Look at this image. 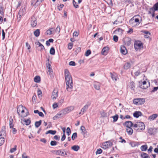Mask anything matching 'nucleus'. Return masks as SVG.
Returning a JSON list of instances; mask_svg holds the SVG:
<instances>
[{
    "label": "nucleus",
    "instance_id": "f257e3e1",
    "mask_svg": "<svg viewBox=\"0 0 158 158\" xmlns=\"http://www.w3.org/2000/svg\"><path fill=\"white\" fill-rule=\"evenodd\" d=\"M64 76L67 86L66 90L69 92H71L73 88V84L71 74L67 69L64 70Z\"/></svg>",
    "mask_w": 158,
    "mask_h": 158
},
{
    "label": "nucleus",
    "instance_id": "f03ea898",
    "mask_svg": "<svg viewBox=\"0 0 158 158\" xmlns=\"http://www.w3.org/2000/svg\"><path fill=\"white\" fill-rule=\"evenodd\" d=\"M25 107H23L22 105H19L17 109V112L19 116H21L22 117H25L27 116V114H24V109Z\"/></svg>",
    "mask_w": 158,
    "mask_h": 158
},
{
    "label": "nucleus",
    "instance_id": "7ed1b4c3",
    "mask_svg": "<svg viewBox=\"0 0 158 158\" xmlns=\"http://www.w3.org/2000/svg\"><path fill=\"white\" fill-rule=\"evenodd\" d=\"M139 83L140 87L143 89H146L150 86V82L148 81H141Z\"/></svg>",
    "mask_w": 158,
    "mask_h": 158
},
{
    "label": "nucleus",
    "instance_id": "20e7f679",
    "mask_svg": "<svg viewBox=\"0 0 158 158\" xmlns=\"http://www.w3.org/2000/svg\"><path fill=\"white\" fill-rule=\"evenodd\" d=\"M134 104L137 105L143 104L145 102V100L143 98H137L133 100Z\"/></svg>",
    "mask_w": 158,
    "mask_h": 158
},
{
    "label": "nucleus",
    "instance_id": "39448f33",
    "mask_svg": "<svg viewBox=\"0 0 158 158\" xmlns=\"http://www.w3.org/2000/svg\"><path fill=\"white\" fill-rule=\"evenodd\" d=\"M113 143L110 141L105 142L103 143L102 148L104 149H106L111 147Z\"/></svg>",
    "mask_w": 158,
    "mask_h": 158
},
{
    "label": "nucleus",
    "instance_id": "423d86ee",
    "mask_svg": "<svg viewBox=\"0 0 158 158\" xmlns=\"http://www.w3.org/2000/svg\"><path fill=\"white\" fill-rule=\"evenodd\" d=\"M37 19L34 15H32L31 18V25L33 27H35L37 24Z\"/></svg>",
    "mask_w": 158,
    "mask_h": 158
},
{
    "label": "nucleus",
    "instance_id": "0eeeda50",
    "mask_svg": "<svg viewBox=\"0 0 158 158\" xmlns=\"http://www.w3.org/2000/svg\"><path fill=\"white\" fill-rule=\"evenodd\" d=\"M74 107L73 106H70L66 108L62 111L63 114H66L71 111L73 110L74 109Z\"/></svg>",
    "mask_w": 158,
    "mask_h": 158
},
{
    "label": "nucleus",
    "instance_id": "6e6552de",
    "mask_svg": "<svg viewBox=\"0 0 158 158\" xmlns=\"http://www.w3.org/2000/svg\"><path fill=\"white\" fill-rule=\"evenodd\" d=\"M143 46V44L140 41L135 42L134 44V47L135 50L140 49Z\"/></svg>",
    "mask_w": 158,
    "mask_h": 158
},
{
    "label": "nucleus",
    "instance_id": "1a4fd4ad",
    "mask_svg": "<svg viewBox=\"0 0 158 158\" xmlns=\"http://www.w3.org/2000/svg\"><path fill=\"white\" fill-rule=\"evenodd\" d=\"M58 90L57 89H55L52 92L51 98L53 100L56 99L58 96Z\"/></svg>",
    "mask_w": 158,
    "mask_h": 158
},
{
    "label": "nucleus",
    "instance_id": "9d476101",
    "mask_svg": "<svg viewBox=\"0 0 158 158\" xmlns=\"http://www.w3.org/2000/svg\"><path fill=\"white\" fill-rule=\"evenodd\" d=\"M138 129H137L138 131H139L140 130H143L145 128V125L142 122H138Z\"/></svg>",
    "mask_w": 158,
    "mask_h": 158
},
{
    "label": "nucleus",
    "instance_id": "9b49d317",
    "mask_svg": "<svg viewBox=\"0 0 158 158\" xmlns=\"http://www.w3.org/2000/svg\"><path fill=\"white\" fill-rule=\"evenodd\" d=\"M90 103L88 102L81 110V111L82 112V114H84L86 110L88 109L89 106L90 105Z\"/></svg>",
    "mask_w": 158,
    "mask_h": 158
},
{
    "label": "nucleus",
    "instance_id": "f8f14e48",
    "mask_svg": "<svg viewBox=\"0 0 158 158\" xmlns=\"http://www.w3.org/2000/svg\"><path fill=\"white\" fill-rule=\"evenodd\" d=\"M25 10L24 8H22L19 10L18 15V17L19 19L21 18L22 16H23L25 13Z\"/></svg>",
    "mask_w": 158,
    "mask_h": 158
},
{
    "label": "nucleus",
    "instance_id": "ddd939ff",
    "mask_svg": "<svg viewBox=\"0 0 158 158\" xmlns=\"http://www.w3.org/2000/svg\"><path fill=\"white\" fill-rule=\"evenodd\" d=\"M6 127L5 126H3L2 129L0 131V136H6Z\"/></svg>",
    "mask_w": 158,
    "mask_h": 158
},
{
    "label": "nucleus",
    "instance_id": "4468645a",
    "mask_svg": "<svg viewBox=\"0 0 158 158\" xmlns=\"http://www.w3.org/2000/svg\"><path fill=\"white\" fill-rule=\"evenodd\" d=\"M148 132L150 135H153L156 133V129L152 128L148 129Z\"/></svg>",
    "mask_w": 158,
    "mask_h": 158
},
{
    "label": "nucleus",
    "instance_id": "2eb2a0df",
    "mask_svg": "<svg viewBox=\"0 0 158 158\" xmlns=\"http://www.w3.org/2000/svg\"><path fill=\"white\" fill-rule=\"evenodd\" d=\"M120 52L123 55H126L127 53V50L125 46L122 45L120 47Z\"/></svg>",
    "mask_w": 158,
    "mask_h": 158
},
{
    "label": "nucleus",
    "instance_id": "dca6fc26",
    "mask_svg": "<svg viewBox=\"0 0 158 158\" xmlns=\"http://www.w3.org/2000/svg\"><path fill=\"white\" fill-rule=\"evenodd\" d=\"M123 125L126 126L127 128L131 127L133 126V123L131 121H127L123 123Z\"/></svg>",
    "mask_w": 158,
    "mask_h": 158
},
{
    "label": "nucleus",
    "instance_id": "f3484780",
    "mask_svg": "<svg viewBox=\"0 0 158 158\" xmlns=\"http://www.w3.org/2000/svg\"><path fill=\"white\" fill-rule=\"evenodd\" d=\"M110 74L112 79L113 81H117V78H118L116 74L114 73H112L110 72Z\"/></svg>",
    "mask_w": 158,
    "mask_h": 158
},
{
    "label": "nucleus",
    "instance_id": "a211bd4d",
    "mask_svg": "<svg viewBox=\"0 0 158 158\" xmlns=\"http://www.w3.org/2000/svg\"><path fill=\"white\" fill-rule=\"evenodd\" d=\"M142 115V114L140 111H135L133 114V116L136 118H138L139 116Z\"/></svg>",
    "mask_w": 158,
    "mask_h": 158
},
{
    "label": "nucleus",
    "instance_id": "6ab92c4d",
    "mask_svg": "<svg viewBox=\"0 0 158 158\" xmlns=\"http://www.w3.org/2000/svg\"><path fill=\"white\" fill-rule=\"evenodd\" d=\"M134 22L138 23V24L140 23L139 22V19L135 18V21H134V19L132 18L129 21L130 23L132 26H133V25H132V23H133Z\"/></svg>",
    "mask_w": 158,
    "mask_h": 158
},
{
    "label": "nucleus",
    "instance_id": "aec40b11",
    "mask_svg": "<svg viewBox=\"0 0 158 158\" xmlns=\"http://www.w3.org/2000/svg\"><path fill=\"white\" fill-rule=\"evenodd\" d=\"M109 48L108 47H105L102 49V53L103 55H106L109 51Z\"/></svg>",
    "mask_w": 158,
    "mask_h": 158
},
{
    "label": "nucleus",
    "instance_id": "412c9836",
    "mask_svg": "<svg viewBox=\"0 0 158 158\" xmlns=\"http://www.w3.org/2000/svg\"><path fill=\"white\" fill-rule=\"evenodd\" d=\"M64 151L65 150H58L56 151V154L61 156H64Z\"/></svg>",
    "mask_w": 158,
    "mask_h": 158
},
{
    "label": "nucleus",
    "instance_id": "4be33fe9",
    "mask_svg": "<svg viewBox=\"0 0 158 158\" xmlns=\"http://www.w3.org/2000/svg\"><path fill=\"white\" fill-rule=\"evenodd\" d=\"M158 115L156 114H153L150 116L148 119L150 121L154 120L157 117Z\"/></svg>",
    "mask_w": 158,
    "mask_h": 158
},
{
    "label": "nucleus",
    "instance_id": "5701e85b",
    "mask_svg": "<svg viewBox=\"0 0 158 158\" xmlns=\"http://www.w3.org/2000/svg\"><path fill=\"white\" fill-rule=\"evenodd\" d=\"M94 86L96 89L99 90L100 89V84L97 82H95L94 84Z\"/></svg>",
    "mask_w": 158,
    "mask_h": 158
},
{
    "label": "nucleus",
    "instance_id": "b1692460",
    "mask_svg": "<svg viewBox=\"0 0 158 158\" xmlns=\"http://www.w3.org/2000/svg\"><path fill=\"white\" fill-rule=\"evenodd\" d=\"M126 131L128 135H131L133 133V130L131 127H127L126 129Z\"/></svg>",
    "mask_w": 158,
    "mask_h": 158
},
{
    "label": "nucleus",
    "instance_id": "393cba45",
    "mask_svg": "<svg viewBox=\"0 0 158 158\" xmlns=\"http://www.w3.org/2000/svg\"><path fill=\"white\" fill-rule=\"evenodd\" d=\"M40 30L39 29H37L34 32V34L35 35V36L36 37H38L40 35Z\"/></svg>",
    "mask_w": 158,
    "mask_h": 158
},
{
    "label": "nucleus",
    "instance_id": "a878e982",
    "mask_svg": "<svg viewBox=\"0 0 158 158\" xmlns=\"http://www.w3.org/2000/svg\"><path fill=\"white\" fill-rule=\"evenodd\" d=\"M140 156L142 158H150L148 155L144 152H142L140 155Z\"/></svg>",
    "mask_w": 158,
    "mask_h": 158
},
{
    "label": "nucleus",
    "instance_id": "bb28decb",
    "mask_svg": "<svg viewBox=\"0 0 158 158\" xmlns=\"http://www.w3.org/2000/svg\"><path fill=\"white\" fill-rule=\"evenodd\" d=\"M72 149L75 151H77L80 149V147L78 145H74L72 147Z\"/></svg>",
    "mask_w": 158,
    "mask_h": 158
},
{
    "label": "nucleus",
    "instance_id": "cd10ccee",
    "mask_svg": "<svg viewBox=\"0 0 158 158\" xmlns=\"http://www.w3.org/2000/svg\"><path fill=\"white\" fill-rule=\"evenodd\" d=\"M131 67V64L129 63H126L124 66V68L125 69H128Z\"/></svg>",
    "mask_w": 158,
    "mask_h": 158
},
{
    "label": "nucleus",
    "instance_id": "c85d7f7f",
    "mask_svg": "<svg viewBox=\"0 0 158 158\" xmlns=\"http://www.w3.org/2000/svg\"><path fill=\"white\" fill-rule=\"evenodd\" d=\"M135 86V84L133 81H131L130 82L129 87L132 90H134Z\"/></svg>",
    "mask_w": 158,
    "mask_h": 158
},
{
    "label": "nucleus",
    "instance_id": "c756f323",
    "mask_svg": "<svg viewBox=\"0 0 158 158\" xmlns=\"http://www.w3.org/2000/svg\"><path fill=\"white\" fill-rule=\"evenodd\" d=\"M148 148V146L147 145H142L140 147V149L142 151H146Z\"/></svg>",
    "mask_w": 158,
    "mask_h": 158
},
{
    "label": "nucleus",
    "instance_id": "7c9ffc66",
    "mask_svg": "<svg viewBox=\"0 0 158 158\" xmlns=\"http://www.w3.org/2000/svg\"><path fill=\"white\" fill-rule=\"evenodd\" d=\"M35 82L38 83L40 81V78L39 76H35L34 78Z\"/></svg>",
    "mask_w": 158,
    "mask_h": 158
},
{
    "label": "nucleus",
    "instance_id": "2f4dec72",
    "mask_svg": "<svg viewBox=\"0 0 158 158\" xmlns=\"http://www.w3.org/2000/svg\"><path fill=\"white\" fill-rule=\"evenodd\" d=\"M4 14V7L2 5H0V14L3 15Z\"/></svg>",
    "mask_w": 158,
    "mask_h": 158
},
{
    "label": "nucleus",
    "instance_id": "473e14b6",
    "mask_svg": "<svg viewBox=\"0 0 158 158\" xmlns=\"http://www.w3.org/2000/svg\"><path fill=\"white\" fill-rule=\"evenodd\" d=\"M42 123V121L41 120H40L39 121H36L35 123V127L37 128L39 127L40 125Z\"/></svg>",
    "mask_w": 158,
    "mask_h": 158
},
{
    "label": "nucleus",
    "instance_id": "72a5a7b5",
    "mask_svg": "<svg viewBox=\"0 0 158 158\" xmlns=\"http://www.w3.org/2000/svg\"><path fill=\"white\" fill-rule=\"evenodd\" d=\"M10 128H13L14 124H13V120L12 118H10Z\"/></svg>",
    "mask_w": 158,
    "mask_h": 158
},
{
    "label": "nucleus",
    "instance_id": "f704fd0d",
    "mask_svg": "<svg viewBox=\"0 0 158 158\" xmlns=\"http://www.w3.org/2000/svg\"><path fill=\"white\" fill-rule=\"evenodd\" d=\"M77 137V133L76 132L73 133L71 137V139L72 140H74Z\"/></svg>",
    "mask_w": 158,
    "mask_h": 158
},
{
    "label": "nucleus",
    "instance_id": "c9c22d12",
    "mask_svg": "<svg viewBox=\"0 0 158 158\" xmlns=\"http://www.w3.org/2000/svg\"><path fill=\"white\" fill-rule=\"evenodd\" d=\"M46 66H47V70L48 71H50L51 70H52V69L51 68V66L50 64H49V63H47L46 64Z\"/></svg>",
    "mask_w": 158,
    "mask_h": 158
},
{
    "label": "nucleus",
    "instance_id": "e433bc0d",
    "mask_svg": "<svg viewBox=\"0 0 158 158\" xmlns=\"http://www.w3.org/2000/svg\"><path fill=\"white\" fill-rule=\"evenodd\" d=\"M50 53L52 55H54L55 54V49L53 47H52L50 50Z\"/></svg>",
    "mask_w": 158,
    "mask_h": 158
},
{
    "label": "nucleus",
    "instance_id": "4c0bfd02",
    "mask_svg": "<svg viewBox=\"0 0 158 158\" xmlns=\"http://www.w3.org/2000/svg\"><path fill=\"white\" fill-rule=\"evenodd\" d=\"M5 139L3 137L0 138V146L2 145L5 142Z\"/></svg>",
    "mask_w": 158,
    "mask_h": 158
},
{
    "label": "nucleus",
    "instance_id": "58836bf2",
    "mask_svg": "<svg viewBox=\"0 0 158 158\" xmlns=\"http://www.w3.org/2000/svg\"><path fill=\"white\" fill-rule=\"evenodd\" d=\"M130 144L131 147H134L137 146L138 145V143L137 142H132L130 143Z\"/></svg>",
    "mask_w": 158,
    "mask_h": 158
},
{
    "label": "nucleus",
    "instance_id": "ea45409f",
    "mask_svg": "<svg viewBox=\"0 0 158 158\" xmlns=\"http://www.w3.org/2000/svg\"><path fill=\"white\" fill-rule=\"evenodd\" d=\"M112 118H113V122H115L118 120V114H116L115 115L113 116Z\"/></svg>",
    "mask_w": 158,
    "mask_h": 158
},
{
    "label": "nucleus",
    "instance_id": "a19ab883",
    "mask_svg": "<svg viewBox=\"0 0 158 158\" xmlns=\"http://www.w3.org/2000/svg\"><path fill=\"white\" fill-rule=\"evenodd\" d=\"M73 6L76 8H78L79 7V6L77 4V3L74 0H73Z\"/></svg>",
    "mask_w": 158,
    "mask_h": 158
},
{
    "label": "nucleus",
    "instance_id": "79ce46f5",
    "mask_svg": "<svg viewBox=\"0 0 158 158\" xmlns=\"http://www.w3.org/2000/svg\"><path fill=\"white\" fill-rule=\"evenodd\" d=\"M53 28H50L47 31V34L48 35H51L52 33V30H53Z\"/></svg>",
    "mask_w": 158,
    "mask_h": 158
},
{
    "label": "nucleus",
    "instance_id": "37998d69",
    "mask_svg": "<svg viewBox=\"0 0 158 158\" xmlns=\"http://www.w3.org/2000/svg\"><path fill=\"white\" fill-rule=\"evenodd\" d=\"M37 44L39 45V46L40 47L41 50H43L44 49V46L41 44L40 42H38L37 43Z\"/></svg>",
    "mask_w": 158,
    "mask_h": 158
},
{
    "label": "nucleus",
    "instance_id": "c03bdc74",
    "mask_svg": "<svg viewBox=\"0 0 158 158\" xmlns=\"http://www.w3.org/2000/svg\"><path fill=\"white\" fill-rule=\"evenodd\" d=\"M81 130L82 131V132L84 134H85L86 133V131L85 127L83 126H81Z\"/></svg>",
    "mask_w": 158,
    "mask_h": 158
},
{
    "label": "nucleus",
    "instance_id": "a18cd8bd",
    "mask_svg": "<svg viewBox=\"0 0 158 158\" xmlns=\"http://www.w3.org/2000/svg\"><path fill=\"white\" fill-rule=\"evenodd\" d=\"M153 8L154 9V10L157 11L158 10V2L155 4L153 6Z\"/></svg>",
    "mask_w": 158,
    "mask_h": 158
},
{
    "label": "nucleus",
    "instance_id": "49530a36",
    "mask_svg": "<svg viewBox=\"0 0 158 158\" xmlns=\"http://www.w3.org/2000/svg\"><path fill=\"white\" fill-rule=\"evenodd\" d=\"M24 121L25 122V123L27 125H29L31 123V120L29 119H25Z\"/></svg>",
    "mask_w": 158,
    "mask_h": 158
},
{
    "label": "nucleus",
    "instance_id": "de8ad7c7",
    "mask_svg": "<svg viewBox=\"0 0 158 158\" xmlns=\"http://www.w3.org/2000/svg\"><path fill=\"white\" fill-rule=\"evenodd\" d=\"M154 9L153 8V7H152L151 8H150L149 10H148V14H151L152 13H153L154 12H155V11H156L155 10H154Z\"/></svg>",
    "mask_w": 158,
    "mask_h": 158
},
{
    "label": "nucleus",
    "instance_id": "09e8293b",
    "mask_svg": "<svg viewBox=\"0 0 158 158\" xmlns=\"http://www.w3.org/2000/svg\"><path fill=\"white\" fill-rule=\"evenodd\" d=\"M66 133L68 135H69L71 134V130L69 127H68L66 129Z\"/></svg>",
    "mask_w": 158,
    "mask_h": 158
},
{
    "label": "nucleus",
    "instance_id": "8fccbe9b",
    "mask_svg": "<svg viewBox=\"0 0 158 158\" xmlns=\"http://www.w3.org/2000/svg\"><path fill=\"white\" fill-rule=\"evenodd\" d=\"M57 144V142L55 141H52L50 142V145L52 146H56Z\"/></svg>",
    "mask_w": 158,
    "mask_h": 158
},
{
    "label": "nucleus",
    "instance_id": "3c124183",
    "mask_svg": "<svg viewBox=\"0 0 158 158\" xmlns=\"http://www.w3.org/2000/svg\"><path fill=\"white\" fill-rule=\"evenodd\" d=\"M91 53V52L90 50H87L85 53V55L87 56Z\"/></svg>",
    "mask_w": 158,
    "mask_h": 158
},
{
    "label": "nucleus",
    "instance_id": "603ef678",
    "mask_svg": "<svg viewBox=\"0 0 158 158\" xmlns=\"http://www.w3.org/2000/svg\"><path fill=\"white\" fill-rule=\"evenodd\" d=\"M64 6V5L63 4H60V6H57V9L59 10H61L62 9Z\"/></svg>",
    "mask_w": 158,
    "mask_h": 158
},
{
    "label": "nucleus",
    "instance_id": "864d4df0",
    "mask_svg": "<svg viewBox=\"0 0 158 158\" xmlns=\"http://www.w3.org/2000/svg\"><path fill=\"white\" fill-rule=\"evenodd\" d=\"M73 44L72 43H70L68 44V48L69 49H71L73 46Z\"/></svg>",
    "mask_w": 158,
    "mask_h": 158
},
{
    "label": "nucleus",
    "instance_id": "5fc2aeb1",
    "mask_svg": "<svg viewBox=\"0 0 158 158\" xmlns=\"http://www.w3.org/2000/svg\"><path fill=\"white\" fill-rule=\"evenodd\" d=\"M102 150L100 148L97 149V151L96 152V154H100L102 152Z\"/></svg>",
    "mask_w": 158,
    "mask_h": 158
},
{
    "label": "nucleus",
    "instance_id": "6e6d98bb",
    "mask_svg": "<svg viewBox=\"0 0 158 158\" xmlns=\"http://www.w3.org/2000/svg\"><path fill=\"white\" fill-rule=\"evenodd\" d=\"M113 40L115 42H117L118 41V36L116 35H114L113 37Z\"/></svg>",
    "mask_w": 158,
    "mask_h": 158
},
{
    "label": "nucleus",
    "instance_id": "4d7b16f0",
    "mask_svg": "<svg viewBox=\"0 0 158 158\" xmlns=\"http://www.w3.org/2000/svg\"><path fill=\"white\" fill-rule=\"evenodd\" d=\"M48 74H49L50 75L51 77H53L52 70H51L50 71H48Z\"/></svg>",
    "mask_w": 158,
    "mask_h": 158
},
{
    "label": "nucleus",
    "instance_id": "13d9d810",
    "mask_svg": "<svg viewBox=\"0 0 158 158\" xmlns=\"http://www.w3.org/2000/svg\"><path fill=\"white\" fill-rule=\"evenodd\" d=\"M69 64L70 65L74 66L76 65V63L75 62L73 61H71L69 62Z\"/></svg>",
    "mask_w": 158,
    "mask_h": 158
},
{
    "label": "nucleus",
    "instance_id": "bf43d9fd",
    "mask_svg": "<svg viewBox=\"0 0 158 158\" xmlns=\"http://www.w3.org/2000/svg\"><path fill=\"white\" fill-rule=\"evenodd\" d=\"M60 30V27L59 25H58L56 29V31L59 33Z\"/></svg>",
    "mask_w": 158,
    "mask_h": 158
},
{
    "label": "nucleus",
    "instance_id": "052dcab7",
    "mask_svg": "<svg viewBox=\"0 0 158 158\" xmlns=\"http://www.w3.org/2000/svg\"><path fill=\"white\" fill-rule=\"evenodd\" d=\"M56 131L55 130H50V134H51L52 135H55L56 134Z\"/></svg>",
    "mask_w": 158,
    "mask_h": 158
},
{
    "label": "nucleus",
    "instance_id": "680f3d73",
    "mask_svg": "<svg viewBox=\"0 0 158 158\" xmlns=\"http://www.w3.org/2000/svg\"><path fill=\"white\" fill-rule=\"evenodd\" d=\"M15 147L12 148L10 149V152L11 153H13L16 150V146H15Z\"/></svg>",
    "mask_w": 158,
    "mask_h": 158
},
{
    "label": "nucleus",
    "instance_id": "e2e57ef3",
    "mask_svg": "<svg viewBox=\"0 0 158 158\" xmlns=\"http://www.w3.org/2000/svg\"><path fill=\"white\" fill-rule=\"evenodd\" d=\"M22 158H30L29 156H26V154L25 153H23V154L22 155Z\"/></svg>",
    "mask_w": 158,
    "mask_h": 158
},
{
    "label": "nucleus",
    "instance_id": "0e129e2a",
    "mask_svg": "<svg viewBox=\"0 0 158 158\" xmlns=\"http://www.w3.org/2000/svg\"><path fill=\"white\" fill-rule=\"evenodd\" d=\"M54 138L56 140H59L60 139V137L59 135H56L54 136Z\"/></svg>",
    "mask_w": 158,
    "mask_h": 158
},
{
    "label": "nucleus",
    "instance_id": "69168bd1",
    "mask_svg": "<svg viewBox=\"0 0 158 158\" xmlns=\"http://www.w3.org/2000/svg\"><path fill=\"white\" fill-rule=\"evenodd\" d=\"M65 138H66V135H65V134H63L62 137V138H61V140L62 141H63L64 140H65Z\"/></svg>",
    "mask_w": 158,
    "mask_h": 158
},
{
    "label": "nucleus",
    "instance_id": "338daca9",
    "mask_svg": "<svg viewBox=\"0 0 158 158\" xmlns=\"http://www.w3.org/2000/svg\"><path fill=\"white\" fill-rule=\"evenodd\" d=\"M158 89V86L156 87H154L153 89L151 91V92H154L156 91Z\"/></svg>",
    "mask_w": 158,
    "mask_h": 158
},
{
    "label": "nucleus",
    "instance_id": "774afa93",
    "mask_svg": "<svg viewBox=\"0 0 158 158\" xmlns=\"http://www.w3.org/2000/svg\"><path fill=\"white\" fill-rule=\"evenodd\" d=\"M52 106H53V108L54 109H55V108H57L58 106V105L57 104V103H55Z\"/></svg>",
    "mask_w": 158,
    "mask_h": 158
}]
</instances>
